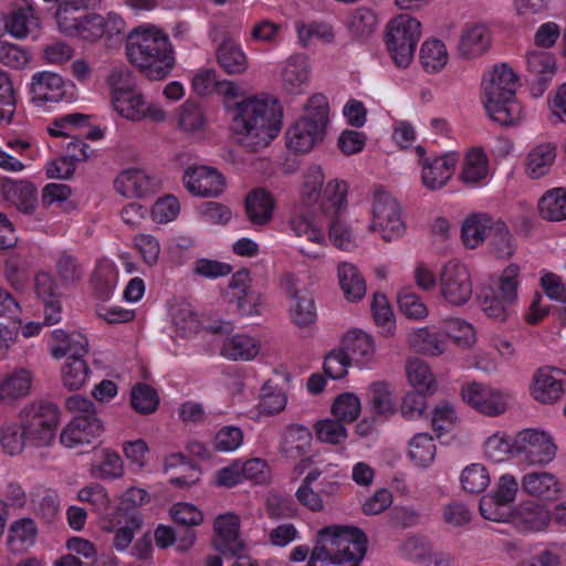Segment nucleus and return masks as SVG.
Returning a JSON list of instances; mask_svg holds the SVG:
<instances>
[{"mask_svg":"<svg viewBox=\"0 0 566 566\" xmlns=\"http://www.w3.org/2000/svg\"><path fill=\"white\" fill-rule=\"evenodd\" d=\"M527 70L539 82L541 92H543L548 82L557 71L556 57L553 53L544 50H531L525 55Z\"/></svg>","mask_w":566,"mask_h":566,"instance_id":"c03bdc74","label":"nucleus"},{"mask_svg":"<svg viewBox=\"0 0 566 566\" xmlns=\"http://www.w3.org/2000/svg\"><path fill=\"white\" fill-rule=\"evenodd\" d=\"M485 109L492 120L501 125H515L523 117V108L515 97H501L491 101L484 97Z\"/></svg>","mask_w":566,"mask_h":566,"instance_id":"a18cd8bd","label":"nucleus"},{"mask_svg":"<svg viewBox=\"0 0 566 566\" xmlns=\"http://www.w3.org/2000/svg\"><path fill=\"white\" fill-rule=\"evenodd\" d=\"M4 199L18 210L30 213L38 205V193L35 187L24 180H7L2 185Z\"/></svg>","mask_w":566,"mask_h":566,"instance_id":"4c0bfd02","label":"nucleus"},{"mask_svg":"<svg viewBox=\"0 0 566 566\" xmlns=\"http://www.w3.org/2000/svg\"><path fill=\"white\" fill-rule=\"evenodd\" d=\"M325 220L328 240L335 248L352 251L357 247L355 231L345 213L326 217Z\"/></svg>","mask_w":566,"mask_h":566,"instance_id":"de8ad7c7","label":"nucleus"},{"mask_svg":"<svg viewBox=\"0 0 566 566\" xmlns=\"http://www.w3.org/2000/svg\"><path fill=\"white\" fill-rule=\"evenodd\" d=\"M103 432L98 418L74 417L62 430L60 441L66 448L90 444Z\"/></svg>","mask_w":566,"mask_h":566,"instance_id":"a878e982","label":"nucleus"},{"mask_svg":"<svg viewBox=\"0 0 566 566\" xmlns=\"http://www.w3.org/2000/svg\"><path fill=\"white\" fill-rule=\"evenodd\" d=\"M499 219L485 212L471 213L462 222L461 240L468 249H476L485 242Z\"/></svg>","mask_w":566,"mask_h":566,"instance_id":"cd10ccee","label":"nucleus"},{"mask_svg":"<svg viewBox=\"0 0 566 566\" xmlns=\"http://www.w3.org/2000/svg\"><path fill=\"white\" fill-rule=\"evenodd\" d=\"M490 175L489 158L483 149L472 148L463 158L459 180L467 187H478Z\"/></svg>","mask_w":566,"mask_h":566,"instance_id":"473e14b6","label":"nucleus"},{"mask_svg":"<svg viewBox=\"0 0 566 566\" xmlns=\"http://www.w3.org/2000/svg\"><path fill=\"white\" fill-rule=\"evenodd\" d=\"M337 279L344 297L352 303L359 302L366 294V282L357 266L350 262L337 265Z\"/></svg>","mask_w":566,"mask_h":566,"instance_id":"ea45409f","label":"nucleus"},{"mask_svg":"<svg viewBox=\"0 0 566 566\" xmlns=\"http://www.w3.org/2000/svg\"><path fill=\"white\" fill-rule=\"evenodd\" d=\"M406 375L409 385L415 390L432 395L437 391L438 382L428 363L420 358H410L406 364Z\"/></svg>","mask_w":566,"mask_h":566,"instance_id":"09e8293b","label":"nucleus"},{"mask_svg":"<svg viewBox=\"0 0 566 566\" xmlns=\"http://www.w3.org/2000/svg\"><path fill=\"white\" fill-rule=\"evenodd\" d=\"M515 434L510 437L496 431L488 437L483 444L484 455L492 462L499 463L507 457L514 459Z\"/></svg>","mask_w":566,"mask_h":566,"instance_id":"5fc2aeb1","label":"nucleus"},{"mask_svg":"<svg viewBox=\"0 0 566 566\" xmlns=\"http://www.w3.org/2000/svg\"><path fill=\"white\" fill-rule=\"evenodd\" d=\"M90 126V116L74 113L56 118L48 132L54 137H74L77 132Z\"/></svg>","mask_w":566,"mask_h":566,"instance_id":"0e129e2a","label":"nucleus"},{"mask_svg":"<svg viewBox=\"0 0 566 566\" xmlns=\"http://www.w3.org/2000/svg\"><path fill=\"white\" fill-rule=\"evenodd\" d=\"M0 446L2 451L11 457L21 454L29 446L22 423H4L0 428Z\"/></svg>","mask_w":566,"mask_h":566,"instance_id":"13d9d810","label":"nucleus"},{"mask_svg":"<svg viewBox=\"0 0 566 566\" xmlns=\"http://www.w3.org/2000/svg\"><path fill=\"white\" fill-rule=\"evenodd\" d=\"M517 86V74L506 63L495 65L483 78L484 97H490L491 101L505 96L515 97Z\"/></svg>","mask_w":566,"mask_h":566,"instance_id":"393cba45","label":"nucleus"},{"mask_svg":"<svg viewBox=\"0 0 566 566\" xmlns=\"http://www.w3.org/2000/svg\"><path fill=\"white\" fill-rule=\"evenodd\" d=\"M216 57L221 69L230 75L244 74L250 61L241 44L230 36H224L216 51Z\"/></svg>","mask_w":566,"mask_h":566,"instance_id":"2f4dec72","label":"nucleus"},{"mask_svg":"<svg viewBox=\"0 0 566 566\" xmlns=\"http://www.w3.org/2000/svg\"><path fill=\"white\" fill-rule=\"evenodd\" d=\"M213 546L223 555L235 556L243 552L240 536V517L234 513L219 515L213 523Z\"/></svg>","mask_w":566,"mask_h":566,"instance_id":"aec40b11","label":"nucleus"},{"mask_svg":"<svg viewBox=\"0 0 566 566\" xmlns=\"http://www.w3.org/2000/svg\"><path fill=\"white\" fill-rule=\"evenodd\" d=\"M274 206L272 195L263 188L252 190L245 198L247 217L253 226L268 224L273 217Z\"/></svg>","mask_w":566,"mask_h":566,"instance_id":"e433bc0d","label":"nucleus"},{"mask_svg":"<svg viewBox=\"0 0 566 566\" xmlns=\"http://www.w3.org/2000/svg\"><path fill=\"white\" fill-rule=\"evenodd\" d=\"M312 442L311 431L301 424L286 428L281 442V451L287 458H298L308 452Z\"/></svg>","mask_w":566,"mask_h":566,"instance_id":"8fccbe9b","label":"nucleus"},{"mask_svg":"<svg viewBox=\"0 0 566 566\" xmlns=\"http://www.w3.org/2000/svg\"><path fill=\"white\" fill-rule=\"evenodd\" d=\"M421 38L422 23L410 14H397L387 22L385 44L396 67L406 70L411 65Z\"/></svg>","mask_w":566,"mask_h":566,"instance_id":"39448f33","label":"nucleus"},{"mask_svg":"<svg viewBox=\"0 0 566 566\" xmlns=\"http://www.w3.org/2000/svg\"><path fill=\"white\" fill-rule=\"evenodd\" d=\"M556 158V146L553 143H542L535 146L527 155L525 167L531 178L545 176L552 168Z\"/></svg>","mask_w":566,"mask_h":566,"instance_id":"3c124183","label":"nucleus"},{"mask_svg":"<svg viewBox=\"0 0 566 566\" xmlns=\"http://www.w3.org/2000/svg\"><path fill=\"white\" fill-rule=\"evenodd\" d=\"M310 75L308 59L303 54L291 55L282 66V87L289 94H301L308 83Z\"/></svg>","mask_w":566,"mask_h":566,"instance_id":"c85d7f7f","label":"nucleus"},{"mask_svg":"<svg viewBox=\"0 0 566 566\" xmlns=\"http://www.w3.org/2000/svg\"><path fill=\"white\" fill-rule=\"evenodd\" d=\"M345 352L348 353L350 360L359 365H367L373 361L375 356V343L373 337L364 331L354 329L346 334Z\"/></svg>","mask_w":566,"mask_h":566,"instance_id":"49530a36","label":"nucleus"},{"mask_svg":"<svg viewBox=\"0 0 566 566\" xmlns=\"http://www.w3.org/2000/svg\"><path fill=\"white\" fill-rule=\"evenodd\" d=\"M552 520L549 509L535 500H525L512 511V523L522 533L545 532Z\"/></svg>","mask_w":566,"mask_h":566,"instance_id":"a211bd4d","label":"nucleus"},{"mask_svg":"<svg viewBox=\"0 0 566 566\" xmlns=\"http://www.w3.org/2000/svg\"><path fill=\"white\" fill-rule=\"evenodd\" d=\"M488 242L491 251L500 259L511 258L516 250V243L513 234L509 230L507 226L500 219L497 223H495Z\"/></svg>","mask_w":566,"mask_h":566,"instance_id":"bf43d9fd","label":"nucleus"},{"mask_svg":"<svg viewBox=\"0 0 566 566\" xmlns=\"http://www.w3.org/2000/svg\"><path fill=\"white\" fill-rule=\"evenodd\" d=\"M182 180L186 189L197 197H218L226 188L222 174L209 166L188 167Z\"/></svg>","mask_w":566,"mask_h":566,"instance_id":"f3484780","label":"nucleus"},{"mask_svg":"<svg viewBox=\"0 0 566 566\" xmlns=\"http://www.w3.org/2000/svg\"><path fill=\"white\" fill-rule=\"evenodd\" d=\"M4 30L15 39H24L40 27V19L30 6L15 9L3 18Z\"/></svg>","mask_w":566,"mask_h":566,"instance_id":"79ce46f5","label":"nucleus"},{"mask_svg":"<svg viewBox=\"0 0 566 566\" xmlns=\"http://www.w3.org/2000/svg\"><path fill=\"white\" fill-rule=\"evenodd\" d=\"M348 184L345 180H329L322 195L319 210L324 218L344 214L347 209Z\"/></svg>","mask_w":566,"mask_h":566,"instance_id":"a19ab883","label":"nucleus"},{"mask_svg":"<svg viewBox=\"0 0 566 566\" xmlns=\"http://www.w3.org/2000/svg\"><path fill=\"white\" fill-rule=\"evenodd\" d=\"M20 417L30 447L42 448L53 442L60 421L56 406L43 401L32 402L22 409Z\"/></svg>","mask_w":566,"mask_h":566,"instance_id":"6e6552de","label":"nucleus"},{"mask_svg":"<svg viewBox=\"0 0 566 566\" xmlns=\"http://www.w3.org/2000/svg\"><path fill=\"white\" fill-rule=\"evenodd\" d=\"M523 492L532 497L542 501L553 502L559 499L562 483L559 479L548 471H531L521 479Z\"/></svg>","mask_w":566,"mask_h":566,"instance_id":"4be33fe9","label":"nucleus"},{"mask_svg":"<svg viewBox=\"0 0 566 566\" xmlns=\"http://www.w3.org/2000/svg\"><path fill=\"white\" fill-rule=\"evenodd\" d=\"M231 132L240 146L258 151L268 147L282 128V109L271 94L258 93L243 98V104L234 106Z\"/></svg>","mask_w":566,"mask_h":566,"instance_id":"f257e3e1","label":"nucleus"},{"mask_svg":"<svg viewBox=\"0 0 566 566\" xmlns=\"http://www.w3.org/2000/svg\"><path fill=\"white\" fill-rule=\"evenodd\" d=\"M326 470L313 469L303 479L300 488L296 491L298 502L313 512H321L324 510V500L318 491L313 489V483L317 481Z\"/></svg>","mask_w":566,"mask_h":566,"instance_id":"4d7b16f0","label":"nucleus"},{"mask_svg":"<svg viewBox=\"0 0 566 566\" xmlns=\"http://www.w3.org/2000/svg\"><path fill=\"white\" fill-rule=\"evenodd\" d=\"M442 334L461 347H471L475 343V332L471 324L460 318H449L441 323Z\"/></svg>","mask_w":566,"mask_h":566,"instance_id":"69168bd1","label":"nucleus"},{"mask_svg":"<svg viewBox=\"0 0 566 566\" xmlns=\"http://www.w3.org/2000/svg\"><path fill=\"white\" fill-rule=\"evenodd\" d=\"M514 459L526 468H545L557 454L553 436L538 428H526L515 433Z\"/></svg>","mask_w":566,"mask_h":566,"instance_id":"423d86ee","label":"nucleus"},{"mask_svg":"<svg viewBox=\"0 0 566 566\" xmlns=\"http://www.w3.org/2000/svg\"><path fill=\"white\" fill-rule=\"evenodd\" d=\"M227 296L241 316L260 315L264 306L263 296L251 286L248 271H238L232 275Z\"/></svg>","mask_w":566,"mask_h":566,"instance_id":"dca6fc26","label":"nucleus"},{"mask_svg":"<svg viewBox=\"0 0 566 566\" xmlns=\"http://www.w3.org/2000/svg\"><path fill=\"white\" fill-rule=\"evenodd\" d=\"M111 104L118 116L129 122L163 123L167 118L160 104L149 99L136 86L114 98Z\"/></svg>","mask_w":566,"mask_h":566,"instance_id":"9b49d317","label":"nucleus"},{"mask_svg":"<svg viewBox=\"0 0 566 566\" xmlns=\"http://www.w3.org/2000/svg\"><path fill=\"white\" fill-rule=\"evenodd\" d=\"M539 212L549 221L566 219V189L556 188L546 192L539 201Z\"/></svg>","mask_w":566,"mask_h":566,"instance_id":"052dcab7","label":"nucleus"},{"mask_svg":"<svg viewBox=\"0 0 566 566\" xmlns=\"http://www.w3.org/2000/svg\"><path fill=\"white\" fill-rule=\"evenodd\" d=\"M33 373L27 368H15L0 378V401L13 405L30 395Z\"/></svg>","mask_w":566,"mask_h":566,"instance_id":"c756f323","label":"nucleus"},{"mask_svg":"<svg viewBox=\"0 0 566 566\" xmlns=\"http://www.w3.org/2000/svg\"><path fill=\"white\" fill-rule=\"evenodd\" d=\"M399 311L409 319L422 321L428 317L429 308L421 297L410 290H402L397 296Z\"/></svg>","mask_w":566,"mask_h":566,"instance_id":"338daca9","label":"nucleus"},{"mask_svg":"<svg viewBox=\"0 0 566 566\" xmlns=\"http://www.w3.org/2000/svg\"><path fill=\"white\" fill-rule=\"evenodd\" d=\"M38 537V526L30 517L13 521L8 530L7 543L15 553H23L32 547Z\"/></svg>","mask_w":566,"mask_h":566,"instance_id":"37998d69","label":"nucleus"},{"mask_svg":"<svg viewBox=\"0 0 566 566\" xmlns=\"http://www.w3.org/2000/svg\"><path fill=\"white\" fill-rule=\"evenodd\" d=\"M366 537L352 526L331 525L319 530L307 566H358Z\"/></svg>","mask_w":566,"mask_h":566,"instance_id":"7ed1b4c3","label":"nucleus"},{"mask_svg":"<svg viewBox=\"0 0 566 566\" xmlns=\"http://www.w3.org/2000/svg\"><path fill=\"white\" fill-rule=\"evenodd\" d=\"M564 392L563 371L560 369L543 367L535 371L531 395L536 401L552 405L558 401Z\"/></svg>","mask_w":566,"mask_h":566,"instance_id":"412c9836","label":"nucleus"},{"mask_svg":"<svg viewBox=\"0 0 566 566\" xmlns=\"http://www.w3.org/2000/svg\"><path fill=\"white\" fill-rule=\"evenodd\" d=\"M170 318L176 329L181 336H189L198 333L201 328L212 333H227L232 329L230 323L220 322L218 324L205 325L199 318L193 306L186 301H175L170 305Z\"/></svg>","mask_w":566,"mask_h":566,"instance_id":"6ab92c4d","label":"nucleus"},{"mask_svg":"<svg viewBox=\"0 0 566 566\" xmlns=\"http://www.w3.org/2000/svg\"><path fill=\"white\" fill-rule=\"evenodd\" d=\"M114 186L124 197L140 198L154 191L155 181L144 170L130 168L117 176Z\"/></svg>","mask_w":566,"mask_h":566,"instance_id":"72a5a7b5","label":"nucleus"},{"mask_svg":"<svg viewBox=\"0 0 566 566\" xmlns=\"http://www.w3.org/2000/svg\"><path fill=\"white\" fill-rule=\"evenodd\" d=\"M126 55L150 81L166 78L175 66L174 48L168 34L151 24H142L128 33Z\"/></svg>","mask_w":566,"mask_h":566,"instance_id":"f03ea898","label":"nucleus"},{"mask_svg":"<svg viewBox=\"0 0 566 566\" xmlns=\"http://www.w3.org/2000/svg\"><path fill=\"white\" fill-rule=\"evenodd\" d=\"M371 314L380 333L385 337H391L396 328L395 314L388 298L381 293H375L371 301Z\"/></svg>","mask_w":566,"mask_h":566,"instance_id":"6e6d98bb","label":"nucleus"},{"mask_svg":"<svg viewBox=\"0 0 566 566\" xmlns=\"http://www.w3.org/2000/svg\"><path fill=\"white\" fill-rule=\"evenodd\" d=\"M261 350V342L248 334H235L226 337L220 347V355L226 359L252 360Z\"/></svg>","mask_w":566,"mask_h":566,"instance_id":"f704fd0d","label":"nucleus"},{"mask_svg":"<svg viewBox=\"0 0 566 566\" xmlns=\"http://www.w3.org/2000/svg\"><path fill=\"white\" fill-rule=\"evenodd\" d=\"M92 474L102 480H115L124 475V463L119 454L109 449L101 452V459L93 464Z\"/></svg>","mask_w":566,"mask_h":566,"instance_id":"680f3d73","label":"nucleus"},{"mask_svg":"<svg viewBox=\"0 0 566 566\" xmlns=\"http://www.w3.org/2000/svg\"><path fill=\"white\" fill-rule=\"evenodd\" d=\"M416 150L420 157L422 185L431 191L440 190L447 186L459 163V155L450 151L442 155L424 156L426 150L422 146H418Z\"/></svg>","mask_w":566,"mask_h":566,"instance_id":"4468645a","label":"nucleus"},{"mask_svg":"<svg viewBox=\"0 0 566 566\" xmlns=\"http://www.w3.org/2000/svg\"><path fill=\"white\" fill-rule=\"evenodd\" d=\"M449 59L446 43L438 38H428L420 45L419 63L428 74L441 72L449 63Z\"/></svg>","mask_w":566,"mask_h":566,"instance_id":"c9c22d12","label":"nucleus"},{"mask_svg":"<svg viewBox=\"0 0 566 566\" xmlns=\"http://www.w3.org/2000/svg\"><path fill=\"white\" fill-rule=\"evenodd\" d=\"M31 94L38 104L60 102L65 96V82L56 73L38 72L31 80Z\"/></svg>","mask_w":566,"mask_h":566,"instance_id":"7c9ffc66","label":"nucleus"},{"mask_svg":"<svg viewBox=\"0 0 566 566\" xmlns=\"http://www.w3.org/2000/svg\"><path fill=\"white\" fill-rule=\"evenodd\" d=\"M437 447L429 433H417L409 441L408 455L415 465L429 467L436 458Z\"/></svg>","mask_w":566,"mask_h":566,"instance_id":"864d4df0","label":"nucleus"},{"mask_svg":"<svg viewBox=\"0 0 566 566\" xmlns=\"http://www.w3.org/2000/svg\"><path fill=\"white\" fill-rule=\"evenodd\" d=\"M461 397L470 408L486 417L503 415L510 401L509 394L475 381L462 386Z\"/></svg>","mask_w":566,"mask_h":566,"instance_id":"ddd939ff","label":"nucleus"},{"mask_svg":"<svg viewBox=\"0 0 566 566\" xmlns=\"http://www.w3.org/2000/svg\"><path fill=\"white\" fill-rule=\"evenodd\" d=\"M289 227L296 238L304 239L317 245H326L324 228L317 218L303 205L292 209Z\"/></svg>","mask_w":566,"mask_h":566,"instance_id":"bb28decb","label":"nucleus"},{"mask_svg":"<svg viewBox=\"0 0 566 566\" xmlns=\"http://www.w3.org/2000/svg\"><path fill=\"white\" fill-rule=\"evenodd\" d=\"M520 268L507 265L502 272L495 287L485 289L481 296V310L497 322H505L512 314V307L517 301Z\"/></svg>","mask_w":566,"mask_h":566,"instance_id":"0eeeda50","label":"nucleus"},{"mask_svg":"<svg viewBox=\"0 0 566 566\" xmlns=\"http://www.w3.org/2000/svg\"><path fill=\"white\" fill-rule=\"evenodd\" d=\"M327 123V106L308 108L286 132V145L295 153H307L323 139Z\"/></svg>","mask_w":566,"mask_h":566,"instance_id":"9d476101","label":"nucleus"},{"mask_svg":"<svg viewBox=\"0 0 566 566\" xmlns=\"http://www.w3.org/2000/svg\"><path fill=\"white\" fill-rule=\"evenodd\" d=\"M490 481L486 468L479 463L465 467L461 473L462 488L470 493L483 492L489 486Z\"/></svg>","mask_w":566,"mask_h":566,"instance_id":"774afa93","label":"nucleus"},{"mask_svg":"<svg viewBox=\"0 0 566 566\" xmlns=\"http://www.w3.org/2000/svg\"><path fill=\"white\" fill-rule=\"evenodd\" d=\"M402 211L397 199L385 190H376L371 201V222L369 231L378 233L385 241L403 235Z\"/></svg>","mask_w":566,"mask_h":566,"instance_id":"1a4fd4ad","label":"nucleus"},{"mask_svg":"<svg viewBox=\"0 0 566 566\" xmlns=\"http://www.w3.org/2000/svg\"><path fill=\"white\" fill-rule=\"evenodd\" d=\"M91 374L92 370L84 357H66L61 367V381L67 390H80L87 384Z\"/></svg>","mask_w":566,"mask_h":566,"instance_id":"603ef678","label":"nucleus"},{"mask_svg":"<svg viewBox=\"0 0 566 566\" xmlns=\"http://www.w3.org/2000/svg\"><path fill=\"white\" fill-rule=\"evenodd\" d=\"M491 45V33L483 23H467L459 35L458 55L464 60L482 56Z\"/></svg>","mask_w":566,"mask_h":566,"instance_id":"5701e85b","label":"nucleus"},{"mask_svg":"<svg viewBox=\"0 0 566 566\" xmlns=\"http://www.w3.org/2000/svg\"><path fill=\"white\" fill-rule=\"evenodd\" d=\"M439 291L448 304L453 306L465 304L473 292L469 268L459 260L448 261L440 271Z\"/></svg>","mask_w":566,"mask_h":566,"instance_id":"f8f14e48","label":"nucleus"},{"mask_svg":"<svg viewBox=\"0 0 566 566\" xmlns=\"http://www.w3.org/2000/svg\"><path fill=\"white\" fill-rule=\"evenodd\" d=\"M49 352L54 359L63 357H85L90 352L87 337L81 332L66 333L63 329L52 331L49 342Z\"/></svg>","mask_w":566,"mask_h":566,"instance_id":"b1692460","label":"nucleus"},{"mask_svg":"<svg viewBox=\"0 0 566 566\" xmlns=\"http://www.w3.org/2000/svg\"><path fill=\"white\" fill-rule=\"evenodd\" d=\"M87 7L86 0H63L56 11L60 32L69 38H77L86 42H96L102 38L112 39L124 32L125 22L119 15L115 13L107 15L80 14Z\"/></svg>","mask_w":566,"mask_h":566,"instance_id":"20e7f679","label":"nucleus"},{"mask_svg":"<svg viewBox=\"0 0 566 566\" xmlns=\"http://www.w3.org/2000/svg\"><path fill=\"white\" fill-rule=\"evenodd\" d=\"M282 285L289 300V312L292 322L300 328H307L315 324L317 314L312 296L300 286V280L286 273L282 276Z\"/></svg>","mask_w":566,"mask_h":566,"instance_id":"2eb2a0df","label":"nucleus"},{"mask_svg":"<svg viewBox=\"0 0 566 566\" xmlns=\"http://www.w3.org/2000/svg\"><path fill=\"white\" fill-rule=\"evenodd\" d=\"M297 35L302 46L306 48L313 42L318 41L324 44H331L335 40V31L332 25L318 22L297 23Z\"/></svg>","mask_w":566,"mask_h":566,"instance_id":"e2e57ef3","label":"nucleus"},{"mask_svg":"<svg viewBox=\"0 0 566 566\" xmlns=\"http://www.w3.org/2000/svg\"><path fill=\"white\" fill-rule=\"evenodd\" d=\"M442 334L441 326L434 327H419L411 329L407 335V342L416 352L439 356L446 350V342L440 337Z\"/></svg>","mask_w":566,"mask_h":566,"instance_id":"58836bf2","label":"nucleus"}]
</instances>
